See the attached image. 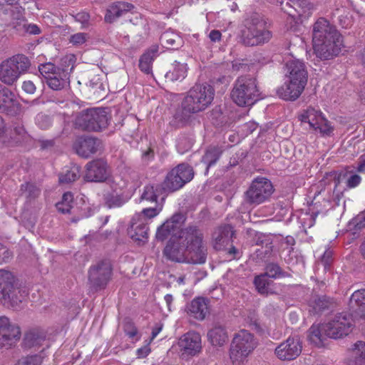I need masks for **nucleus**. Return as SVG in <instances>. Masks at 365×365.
Returning <instances> with one entry per match:
<instances>
[{
  "label": "nucleus",
  "mask_w": 365,
  "mask_h": 365,
  "mask_svg": "<svg viewBox=\"0 0 365 365\" xmlns=\"http://www.w3.org/2000/svg\"><path fill=\"white\" fill-rule=\"evenodd\" d=\"M142 158L145 161H149L154 158V151L149 148L142 154Z\"/></svg>",
  "instance_id": "64"
},
{
  "label": "nucleus",
  "mask_w": 365,
  "mask_h": 365,
  "mask_svg": "<svg viewBox=\"0 0 365 365\" xmlns=\"http://www.w3.org/2000/svg\"><path fill=\"white\" fill-rule=\"evenodd\" d=\"M266 21L259 14H252L244 21L240 31V41L246 46H261L272 38Z\"/></svg>",
  "instance_id": "4"
},
{
  "label": "nucleus",
  "mask_w": 365,
  "mask_h": 365,
  "mask_svg": "<svg viewBox=\"0 0 365 365\" xmlns=\"http://www.w3.org/2000/svg\"><path fill=\"white\" fill-rule=\"evenodd\" d=\"M30 61L22 54L13 56L0 63V81L8 86L14 84L30 67Z\"/></svg>",
  "instance_id": "6"
},
{
  "label": "nucleus",
  "mask_w": 365,
  "mask_h": 365,
  "mask_svg": "<svg viewBox=\"0 0 365 365\" xmlns=\"http://www.w3.org/2000/svg\"><path fill=\"white\" fill-rule=\"evenodd\" d=\"M232 236V230L230 225H223L217 227L212 233L213 247L216 250H222L228 245Z\"/></svg>",
  "instance_id": "23"
},
{
  "label": "nucleus",
  "mask_w": 365,
  "mask_h": 365,
  "mask_svg": "<svg viewBox=\"0 0 365 365\" xmlns=\"http://www.w3.org/2000/svg\"><path fill=\"white\" fill-rule=\"evenodd\" d=\"M39 72L41 76L46 80L47 77H51L58 73V70L54 64L51 63H48L45 64H41L38 68Z\"/></svg>",
  "instance_id": "49"
},
{
  "label": "nucleus",
  "mask_w": 365,
  "mask_h": 365,
  "mask_svg": "<svg viewBox=\"0 0 365 365\" xmlns=\"http://www.w3.org/2000/svg\"><path fill=\"white\" fill-rule=\"evenodd\" d=\"M192 141L190 138H187L185 137H182L179 138L178 142V151L181 153H183L192 148Z\"/></svg>",
  "instance_id": "53"
},
{
  "label": "nucleus",
  "mask_w": 365,
  "mask_h": 365,
  "mask_svg": "<svg viewBox=\"0 0 365 365\" xmlns=\"http://www.w3.org/2000/svg\"><path fill=\"white\" fill-rule=\"evenodd\" d=\"M178 345L184 354L194 356L202 349L201 336L197 332L189 331L180 338Z\"/></svg>",
  "instance_id": "19"
},
{
  "label": "nucleus",
  "mask_w": 365,
  "mask_h": 365,
  "mask_svg": "<svg viewBox=\"0 0 365 365\" xmlns=\"http://www.w3.org/2000/svg\"><path fill=\"white\" fill-rule=\"evenodd\" d=\"M356 170L359 173H365V155H361L359 158Z\"/></svg>",
  "instance_id": "63"
},
{
  "label": "nucleus",
  "mask_w": 365,
  "mask_h": 365,
  "mask_svg": "<svg viewBox=\"0 0 365 365\" xmlns=\"http://www.w3.org/2000/svg\"><path fill=\"white\" fill-rule=\"evenodd\" d=\"M264 274H266L267 277L272 279L284 277L287 276L279 265L274 262L269 263L266 265L265 272Z\"/></svg>",
  "instance_id": "42"
},
{
  "label": "nucleus",
  "mask_w": 365,
  "mask_h": 365,
  "mask_svg": "<svg viewBox=\"0 0 365 365\" xmlns=\"http://www.w3.org/2000/svg\"><path fill=\"white\" fill-rule=\"evenodd\" d=\"M159 195V190L158 187L153 185H147L144 187L143 192L141 195V200L150 202H156Z\"/></svg>",
  "instance_id": "45"
},
{
  "label": "nucleus",
  "mask_w": 365,
  "mask_h": 365,
  "mask_svg": "<svg viewBox=\"0 0 365 365\" xmlns=\"http://www.w3.org/2000/svg\"><path fill=\"white\" fill-rule=\"evenodd\" d=\"M73 198L71 192L64 193L61 201L56 205L58 211L63 214L69 213L72 209Z\"/></svg>",
  "instance_id": "40"
},
{
  "label": "nucleus",
  "mask_w": 365,
  "mask_h": 365,
  "mask_svg": "<svg viewBox=\"0 0 365 365\" xmlns=\"http://www.w3.org/2000/svg\"><path fill=\"white\" fill-rule=\"evenodd\" d=\"M125 331L126 332L127 335H128L130 337H133L137 334V329L133 327L131 324H128L125 327Z\"/></svg>",
  "instance_id": "62"
},
{
  "label": "nucleus",
  "mask_w": 365,
  "mask_h": 365,
  "mask_svg": "<svg viewBox=\"0 0 365 365\" xmlns=\"http://www.w3.org/2000/svg\"><path fill=\"white\" fill-rule=\"evenodd\" d=\"M112 193H123L127 186V182L120 177L116 176L108 181Z\"/></svg>",
  "instance_id": "43"
},
{
  "label": "nucleus",
  "mask_w": 365,
  "mask_h": 365,
  "mask_svg": "<svg viewBox=\"0 0 365 365\" xmlns=\"http://www.w3.org/2000/svg\"><path fill=\"white\" fill-rule=\"evenodd\" d=\"M88 35L86 33H76L69 37V43L73 46H81L86 42Z\"/></svg>",
  "instance_id": "52"
},
{
  "label": "nucleus",
  "mask_w": 365,
  "mask_h": 365,
  "mask_svg": "<svg viewBox=\"0 0 365 365\" xmlns=\"http://www.w3.org/2000/svg\"><path fill=\"white\" fill-rule=\"evenodd\" d=\"M158 46H153L148 51L143 54L139 61L140 69L145 73H150L152 71V63L158 53Z\"/></svg>",
  "instance_id": "29"
},
{
  "label": "nucleus",
  "mask_w": 365,
  "mask_h": 365,
  "mask_svg": "<svg viewBox=\"0 0 365 365\" xmlns=\"http://www.w3.org/2000/svg\"><path fill=\"white\" fill-rule=\"evenodd\" d=\"M67 74L65 71H60L51 77H47L46 83L53 90L58 91L63 88L68 83Z\"/></svg>",
  "instance_id": "33"
},
{
  "label": "nucleus",
  "mask_w": 365,
  "mask_h": 365,
  "mask_svg": "<svg viewBox=\"0 0 365 365\" xmlns=\"http://www.w3.org/2000/svg\"><path fill=\"white\" fill-rule=\"evenodd\" d=\"M350 304L352 307H359L361 312L365 313V289L355 291L351 297Z\"/></svg>",
  "instance_id": "41"
},
{
  "label": "nucleus",
  "mask_w": 365,
  "mask_h": 365,
  "mask_svg": "<svg viewBox=\"0 0 365 365\" xmlns=\"http://www.w3.org/2000/svg\"><path fill=\"white\" fill-rule=\"evenodd\" d=\"M158 214L156 208L149 207L145 208L140 213L136 214L133 218L134 220L144 221L148 223V220L155 217Z\"/></svg>",
  "instance_id": "47"
},
{
  "label": "nucleus",
  "mask_w": 365,
  "mask_h": 365,
  "mask_svg": "<svg viewBox=\"0 0 365 365\" xmlns=\"http://www.w3.org/2000/svg\"><path fill=\"white\" fill-rule=\"evenodd\" d=\"M81 169L79 166L73 165L59 175L61 183H70L79 178Z\"/></svg>",
  "instance_id": "36"
},
{
  "label": "nucleus",
  "mask_w": 365,
  "mask_h": 365,
  "mask_svg": "<svg viewBox=\"0 0 365 365\" xmlns=\"http://www.w3.org/2000/svg\"><path fill=\"white\" fill-rule=\"evenodd\" d=\"M148 227L147 222L144 221L132 220L130 227L128 228V233L130 238L138 244H144L148 239Z\"/></svg>",
  "instance_id": "22"
},
{
  "label": "nucleus",
  "mask_w": 365,
  "mask_h": 365,
  "mask_svg": "<svg viewBox=\"0 0 365 365\" xmlns=\"http://www.w3.org/2000/svg\"><path fill=\"white\" fill-rule=\"evenodd\" d=\"M354 326L353 319L349 314L340 313L332 320L322 324L324 334L333 339H340L351 333Z\"/></svg>",
  "instance_id": "12"
},
{
  "label": "nucleus",
  "mask_w": 365,
  "mask_h": 365,
  "mask_svg": "<svg viewBox=\"0 0 365 365\" xmlns=\"http://www.w3.org/2000/svg\"><path fill=\"white\" fill-rule=\"evenodd\" d=\"M163 324L161 323H157L152 329L151 340H153L158 334L162 331Z\"/></svg>",
  "instance_id": "61"
},
{
  "label": "nucleus",
  "mask_w": 365,
  "mask_h": 365,
  "mask_svg": "<svg viewBox=\"0 0 365 365\" xmlns=\"http://www.w3.org/2000/svg\"><path fill=\"white\" fill-rule=\"evenodd\" d=\"M302 346L298 337H289L275 349L277 357L282 360H292L302 352Z\"/></svg>",
  "instance_id": "16"
},
{
  "label": "nucleus",
  "mask_w": 365,
  "mask_h": 365,
  "mask_svg": "<svg viewBox=\"0 0 365 365\" xmlns=\"http://www.w3.org/2000/svg\"><path fill=\"white\" fill-rule=\"evenodd\" d=\"M113 274L111 264L108 261H101L91 266L88 270V282L95 291L106 288Z\"/></svg>",
  "instance_id": "13"
},
{
  "label": "nucleus",
  "mask_w": 365,
  "mask_h": 365,
  "mask_svg": "<svg viewBox=\"0 0 365 365\" xmlns=\"http://www.w3.org/2000/svg\"><path fill=\"white\" fill-rule=\"evenodd\" d=\"M215 89L209 84H196L187 93L181 103V108L175 118L187 121L192 114L207 109L214 100Z\"/></svg>",
  "instance_id": "3"
},
{
  "label": "nucleus",
  "mask_w": 365,
  "mask_h": 365,
  "mask_svg": "<svg viewBox=\"0 0 365 365\" xmlns=\"http://www.w3.org/2000/svg\"><path fill=\"white\" fill-rule=\"evenodd\" d=\"M181 220L180 215H175L157 230L156 237L160 240L171 236L163 251L165 256L177 262L205 264L207 247L203 231L197 225L179 230Z\"/></svg>",
  "instance_id": "1"
},
{
  "label": "nucleus",
  "mask_w": 365,
  "mask_h": 365,
  "mask_svg": "<svg viewBox=\"0 0 365 365\" xmlns=\"http://www.w3.org/2000/svg\"><path fill=\"white\" fill-rule=\"evenodd\" d=\"M257 245H261L260 248L255 250V254L259 259L264 260L270 257L272 252L273 245L269 237L263 235H259L257 241Z\"/></svg>",
  "instance_id": "26"
},
{
  "label": "nucleus",
  "mask_w": 365,
  "mask_h": 365,
  "mask_svg": "<svg viewBox=\"0 0 365 365\" xmlns=\"http://www.w3.org/2000/svg\"><path fill=\"white\" fill-rule=\"evenodd\" d=\"M20 192L28 200H32L40 195V190L33 183L25 182L21 185Z\"/></svg>",
  "instance_id": "38"
},
{
  "label": "nucleus",
  "mask_w": 365,
  "mask_h": 365,
  "mask_svg": "<svg viewBox=\"0 0 365 365\" xmlns=\"http://www.w3.org/2000/svg\"><path fill=\"white\" fill-rule=\"evenodd\" d=\"M109 120L108 113L104 109L91 108L79 113L75 124L83 130L98 132L108 127Z\"/></svg>",
  "instance_id": "8"
},
{
  "label": "nucleus",
  "mask_w": 365,
  "mask_h": 365,
  "mask_svg": "<svg viewBox=\"0 0 365 365\" xmlns=\"http://www.w3.org/2000/svg\"><path fill=\"white\" fill-rule=\"evenodd\" d=\"M222 34L218 30H212L209 34V38L213 43L219 42L221 40Z\"/></svg>",
  "instance_id": "60"
},
{
  "label": "nucleus",
  "mask_w": 365,
  "mask_h": 365,
  "mask_svg": "<svg viewBox=\"0 0 365 365\" xmlns=\"http://www.w3.org/2000/svg\"><path fill=\"white\" fill-rule=\"evenodd\" d=\"M16 100L15 94L8 88L0 84V112L7 111Z\"/></svg>",
  "instance_id": "32"
},
{
  "label": "nucleus",
  "mask_w": 365,
  "mask_h": 365,
  "mask_svg": "<svg viewBox=\"0 0 365 365\" xmlns=\"http://www.w3.org/2000/svg\"><path fill=\"white\" fill-rule=\"evenodd\" d=\"M255 347L254 336L246 330H241L234 337L230 356L234 364L242 363Z\"/></svg>",
  "instance_id": "9"
},
{
  "label": "nucleus",
  "mask_w": 365,
  "mask_h": 365,
  "mask_svg": "<svg viewBox=\"0 0 365 365\" xmlns=\"http://www.w3.org/2000/svg\"><path fill=\"white\" fill-rule=\"evenodd\" d=\"M43 358L41 354L28 355L21 357L16 365H41Z\"/></svg>",
  "instance_id": "44"
},
{
  "label": "nucleus",
  "mask_w": 365,
  "mask_h": 365,
  "mask_svg": "<svg viewBox=\"0 0 365 365\" xmlns=\"http://www.w3.org/2000/svg\"><path fill=\"white\" fill-rule=\"evenodd\" d=\"M361 181V178L357 174L351 175L346 180V186L349 188H354L358 186Z\"/></svg>",
  "instance_id": "55"
},
{
  "label": "nucleus",
  "mask_w": 365,
  "mask_h": 365,
  "mask_svg": "<svg viewBox=\"0 0 365 365\" xmlns=\"http://www.w3.org/2000/svg\"><path fill=\"white\" fill-rule=\"evenodd\" d=\"M22 89L27 93L33 94L36 91V86L31 81H25L23 83Z\"/></svg>",
  "instance_id": "58"
},
{
  "label": "nucleus",
  "mask_w": 365,
  "mask_h": 365,
  "mask_svg": "<svg viewBox=\"0 0 365 365\" xmlns=\"http://www.w3.org/2000/svg\"><path fill=\"white\" fill-rule=\"evenodd\" d=\"M26 295L24 290L14 286V277L10 272L0 270V302L4 306H18Z\"/></svg>",
  "instance_id": "7"
},
{
  "label": "nucleus",
  "mask_w": 365,
  "mask_h": 365,
  "mask_svg": "<svg viewBox=\"0 0 365 365\" xmlns=\"http://www.w3.org/2000/svg\"><path fill=\"white\" fill-rule=\"evenodd\" d=\"M312 36L314 52L322 60L332 58L340 53L342 37L327 19L320 18L314 23Z\"/></svg>",
  "instance_id": "2"
},
{
  "label": "nucleus",
  "mask_w": 365,
  "mask_h": 365,
  "mask_svg": "<svg viewBox=\"0 0 365 365\" xmlns=\"http://www.w3.org/2000/svg\"><path fill=\"white\" fill-rule=\"evenodd\" d=\"M350 227H353L356 231L365 227V210L357 215L349 222Z\"/></svg>",
  "instance_id": "50"
},
{
  "label": "nucleus",
  "mask_w": 365,
  "mask_h": 365,
  "mask_svg": "<svg viewBox=\"0 0 365 365\" xmlns=\"http://www.w3.org/2000/svg\"><path fill=\"white\" fill-rule=\"evenodd\" d=\"M332 251L326 250L322 257V263L324 266V269H327L331 262Z\"/></svg>",
  "instance_id": "59"
},
{
  "label": "nucleus",
  "mask_w": 365,
  "mask_h": 365,
  "mask_svg": "<svg viewBox=\"0 0 365 365\" xmlns=\"http://www.w3.org/2000/svg\"><path fill=\"white\" fill-rule=\"evenodd\" d=\"M278 312L279 307L273 304H269L267 305L264 309V314L269 318L274 317L277 314Z\"/></svg>",
  "instance_id": "57"
},
{
  "label": "nucleus",
  "mask_w": 365,
  "mask_h": 365,
  "mask_svg": "<svg viewBox=\"0 0 365 365\" xmlns=\"http://www.w3.org/2000/svg\"><path fill=\"white\" fill-rule=\"evenodd\" d=\"M194 177L191 166L185 163L179 164L166 175L163 183V189L168 192L176 191L190 182Z\"/></svg>",
  "instance_id": "11"
},
{
  "label": "nucleus",
  "mask_w": 365,
  "mask_h": 365,
  "mask_svg": "<svg viewBox=\"0 0 365 365\" xmlns=\"http://www.w3.org/2000/svg\"><path fill=\"white\" fill-rule=\"evenodd\" d=\"M351 364L350 365H365V343L359 341L354 345Z\"/></svg>",
  "instance_id": "34"
},
{
  "label": "nucleus",
  "mask_w": 365,
  "mask_h": 365,
  "mask_svg": "<svg viewBox=\"0 0 365 365\" xmlns=\"http://www.w3.org/2000/svg\"><path fill=\"white\" fill-rule=\"evenodd\" d=\"M222 151L219 148H209L202 158V162L206 165V173L210 167L215 164L221 155Z\"/></svg>",
  "instance_id": "35"
},
{
  "label": "nucleus",
  "mask_w": 365,
  "mask_h": 365,
  "mask_svg": "<svg viewBox=\"0 0 365 365\" xmlns=\"http://www.w3.org/2000/svg\"><path fill=\"white\" fill-rule=\"evenodd\" d=\"M208 304L209 300L206 298H195L189 306V313L196 319L203 320L209 313Z\"/></svg>",
  "instance_id": "24"
},
{
  "label": "nucleus",
  "mask_w": 365,
  "mask_h": 365,
  "mask_svg": "<svg viewBox=\"0 0 365 365\" xmlns=\"http://www.w3.org/2000/svg\"><path fill=\"white\" fill-rule=\"evenodd\" d=\"M21 336L19 327L5 317H0V347L9 348Z\"/></svg>",
  "instance_id": "15"
},
{
  "label": "nucleus",
  "mask_w": 365,
  "mask_h": 365,
  "mask_svg": "<svg viewBox=\"0 0 365 365\" xmlns=\"http://www.w3.org/2000/svg\"><path fill=\"white\" fill-rule=\"evenodd\" d=\"M45 339L46 335L43 331L34 329L26 334L24 341L25 346L33 348L41 346Z\"/></svg>",
  "instance_id": "31"
},
{
  "label": "nucleus",
  "mask_w": 365,
  "mask_h": 365,
  "mask_svg": "<svg viewBox=\"0 0 365 365\" xmlns=\"http://www.w3.org/2000/svg\"><path fill=\"white\" fill-rule=\"evenodd\" d=\"M108 176L107 163L98 159L88 163L86 165L85 178L91 182H103Z\"/></svg>",
  "instance_id": "18"
},
{
  "label": "nucleus",
  "mask_w": 365,
  "mask_h": 365,
  "mask_svg": "<svg viewBox=\"0 0 365 365\" xmlns=\"http://www.w3.org/2000/svg\"><path fill=\"white\" fill-rule=\"evenodd\" d=\"M11 257L9 250L0 243V264L8 262Z\"/></svg>",
  "instance_id": "56"
},
{
  "label": "nucleus",
  "mask_w": 365,
  "mask_h": 365,
  "mask_svg": "<svg viewBox=\"0 0 365 365\" xmlns=\"http://www.w3.org/2000/svg\"><path fill=\"white\" fill-rule=\"evenodd\" d=\"M307 84L286 78L284 83L278 88L277 94L285 101H295L302 93Z\"/></svg>",
  "instance_id": "20"
},
{
  "label": "nucleus",
  "mask_w": 365,
  "mask_h": 365,
  "mask_svg": "<svg viewBox=\"0 0 365 365\" xmlns=\"http://www.w3.org/2000/svg\"><path fill=\"white\" fill-rule=\"evenodd\" d=\"M133 8V5L128 2L118 1L114 3L107 9L105 20L107 22L111 23L124 15L126 12L131 11Z\"/></svg>",
  "instance_id": "25"
},
{
  "label": "nucleus",
  "mask_w": 365,
  "mask_h": 365,
  "mask_svg": "<svg viewBox=\"0 0 365 365\" xmlns=\"http://www.w3.org/2000/svg\"><path fill=\"white\" fill-rule=\"evenodd\" d=\"M187 71V68L186 63L175 61L166 73L165 78L171 81H181L185 78Z\"/></svg>",
  "instance_id": "28"
},
{
  "label": "nucleus",
  "mask_w": 365,
  "mask_h": 365,
  "mask_svg": "<svg viewBox=\"0 0 365 365\" xmlns=\"http://www.w3.org/2000/svg\"><path fill=\"white\" fill-rule=\"evenodd\" d=\"M272 281L269 280L266 274H261L255 277L254 284L259 293L261 294H268L270 292L269 286Z\"/></svg>",
  "instance_id": "37"
},
{
  "label": "nucleus",
  "mask_w": 365,
  "mask_h": 365,
  "mask_svg": "<svg viewBox=\"0 0 365 365\" xmlns=\"http://www.w3.org/2000/svg\"><path fill=\"white\" fill-rule=\"evenodd\" d=\"M51 123V117L46 114L38 113L36 117V124L42 130L48 129Z\"/></svg>",
  "instance_id": "51"
},
{
  "label": "nucleus",
  "mask_w": 365,
  "mask_h": 365,
  "mask_svg": "<svg viewBox=\"0 0 365 365\" xmlns=\"http://www.w3.org/2000/svg\"><path fill=\"white\" fill-rule=\"evenodd\" d=\"M297 118L302 125L307 124L309 129L319 132L323 136L330 135L333 132V128L322 113L313 107L302 110Z\"/></svg>",
  "instance_id": "10"
},
{
  "label": "nucleus",
  "mask_w": 365,
  "mask_h": 365,
  "mask_svg": "<svg viewBox=\"0 0 365 365\" xmlns=\"http://www.w3.org/2000/svg\"><path fill=\"white\" fill-rule=\"evenodd\" d=\"M14 135H15V140L16 142H20L24 140L27 137V133L24 129V128L21 125H16L14 128Z\"/></svg>",
  "instance_id": "54"
},
{
  "label": "nucleus",
  "mask_w": 365,
  "mask_h": 365,
  "mask_svg": "<svg viewBox=\"0 0 365 365\" xmlns=\"http://www.w3.org/2000/svg\"><path fill=\"white\" fill-rule=\"evenodd\" d=\"M307 71L306 66L299 59H292L286 63V78L307 84Z\"/></svg>",
  "instance_id": "21"
},
{
  "label": "nucleus",
  "mask_w": 365,
  "mask_h": 365,
  "mask_svg": "<svg viewBox=\"0 0 365 365\" xmlns=\"http://www.w3.org/2000/svg\"><path fill=\"white\" fill-rule=\"evenodd\" d=\"M74 148L78 155L88 158L102 148V142L96 138L81 136L76 139Z\"/></svg>",
  "instance_id": "17"
},
{
  "label": "nucleus",
  "mask_w": 365,
  "mask_h": 365,
  "mask_svg": "<svg viewBox=\"0 0 365 365\" xmlns=\"http://www.w3.org/2000/svg\"><path fill=\"white\" fill-rule=\"evenodd\" d=\"M163 46L169 49L178 48L182 44L180 36L173 31H165L160 38Z\"/></svg>",
  "instance_id": "30"
},
{
  "label": "nucleus",
  "mask_w": 365,
  "mask_h": 365,
  "mask_svg": "<svg viewBox=\"0 0 365 365\" xmlns=\"http://www.w3.org/2000/svg\"><path fill=\"white\" fill-rule=\"evenodd\" d=\"M257 81L250 76H239L233 84L232 100L239 106H252L259 99Z\"/></svg>",
  "instance_id": "5"
},
{
  "label": "nucleus",
  "mask_w": 365,
  "mask_h": 365,
  "mask_svg": "<svg viewBox=\"0 0 365 365\" xmlns=\"http://www.w3.org/2000/svg\"><path fill=\"white\" fill-rule=\"evenodd\" d=\"M273 192L272 182L265 178L255 179L245 192V201L250 204L259 205L267 200Z\"/></svg>",
  "instance_id": "14"
},
{
  "label": "nucleus",
  "mask_w": 365,
  "mask_h": 365,
  "mask_svg": "<svg viewBox=\"0 0 365 365\" xmlns=\"http://www.w3.org/2000/svg\"><path fill=\"white\" fill-rule=\"evenodd\" d=\"M324 332L322 326L312 325L309 329L308 338L311 343L317 346H320L323 344L324 336L322 334Z\"/></svg>",
  "instance_id": "39"
},
{
  "label": "nucleus",
  "mask_w": 365,
  "mask_h": 365,
  "mask_svg": "<svg viewBox=\"0 0 365 365\" xmlns=\"http://www.w3.org/2000/svg\"><path fill=\"white\" fill-rule=\"evenodd\" d=\"M334 15H338V19L340 25L343 28H348L351 25V19L349 16V12L344 9L342 10L336 9Z\"/></svg>",
  "instance_id": "48"
},
{
  "label": "nucleus",
  "mask_w": 365,
  "mask_h": 365,
  "mask_svg": "<svg viewBox=\"0 0 365 365\" xmlns=\"http://www.w3.org/2000/svg\"><path fill=\"white\" fill-rule=\"evenodd\" d=\"M123 193H108L106 196V203L109 207H120L125 200L122 196Z\"/></svg>",
  "instance_id": "46"
},
{
  "label": "nucleus",
  "mask_w": 365,
  "mask_h": 365,
  "mask_svg": "<svg viewBox=\"0 0 365 365\" xmlns=\"http://www.w3.org/2000/svg\"><path fill=\"white\" fill-rule=\"evenodd\" d=\"M208 339L213 346H223L227 341V334L222 326H215L207 333Z\"/></svg>",
  "instance_id": "27"
}]
</instances>
